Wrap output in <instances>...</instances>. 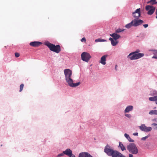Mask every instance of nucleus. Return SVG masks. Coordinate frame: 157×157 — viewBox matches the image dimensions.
<instances>
[{"instance_id": "obj_41", "label": "nucleus", "mask_w": 157, "mask_h": 157, "mask_svg": "<svg viewBox=\"0 0 157 157\" xmlns=\"http://www.w3.org/2000/svg\"><path fill=\"white\" fill-rule=\"evenodd\" d=\"M153 51L155 52V53H156L157 54V51L155 50H154Z\"/></svg>"}, {"instance_id": "obj_33", "label": "nucleus", "mask_w": 157, "mask_h": 157, "mask_svg": "<svg viewBox=\"0 0 157 157\" xmlns=\"http://www.w3.org/2000/svg\"><path fill=\"white\" fill-rule=\"evenodd\" d=\"M64 153H63V152L61 154H59L58 155V157H60L61 156H63L64 155Z\"/></svg>"}, {"instance_id": "obj_1", "label": "nucleus", "mask_w": 157, "mask_h": 157, "mask_svg": "<svg viewBox=\"0 0 157 157\" xmlns=\"http://www.w3.org/2000/svg\"><path fill=\"white\" fill-rule=\"evenodd\" d=\"M104 151L108 156L112 157H126L119 152L111 148L108 145L105 147Z\"/></svg>"}, {"instance_id": "obj_5", "label": "nucleus", "mask_w": 157, "mask_h": 157, "mask_svg": "<svg viewBox=\"0 0 157 157\" xmlns=\"http://www.w3.org/2000/svg\"><path fill=\"white\" fill-rule=\"evenodd\" d=\"M82 59L86 62H88L91 58L90 54L86 52H82L81 55Z\"/></svg>"}, {"instance_id": "obj_24", "label": "nucleus", "mask_w": 157, "mask_h": 157, "mask_svg": "<svg viewBox=\"0 0 157 157\" xmlns=\"http://www.w3.org/2000/svg\"><path fill=\"white\" fill-rule=\"evenodd\" d=\"M147 3H150L152 5L156 4L157 3V2L156 0H151L147 2Z\"/></svg>"}, {"instance_id": "obj_15", "label": "nucleus", "mask_w": 157, "mask_h": 157, "mask_svg": "<svg viewBox=\"0 0 157 157\" xmlns=\"http://www.w3.org/2000/svg\"><path fill=\"white\" fill-rule=\"evenodd\" d=\"M72 152V151L69 148L67 149L65 151H63V153H64V154L68 156L70 155H71Z\"/></svg>"}, {"instance_id": "obj_14", "label": "nucleus", "mask_w": 157, "mask_h": 157, "mask_svg": "<svg viewBox=\"0 0 157 157\" xmlns=\"http://www.w3.org/2000/svg\"><path fill=\"white\" fill-rule=\"evenodd\" d=\"M110 36H112L115 40H117L121 37V36L117 34L116 33L110 34Z\"/></svg>"}, {"instance_id": "obj_37", "label": "nucleus", "mask_w": 157, "mask_h": 157, "mask_svg": "<svg viewBox=\"0 0 157 157\" xmlns=\"http://www.w3.org/2000/svg\"><path fill=\"white\" fill-rule=\"evenodd\" d=\"M134 136H137L138 133L137 132L133 133V134Z\"/></svg>"}, {"instance_id": "obj_34", "label": "nucleus", "mask_w": 157, "mask_h": 157, "mask_svg": "<svg viewBox=\"0 0 157 157\" xmlns=\"http://www.w3.org/2000/svg\"><path fill=\"white\" fill-rule=\"evenodd\" d=\"M86 41V39L85 38H84V37L82 38L81 40V41L82 42H83L84 41L85 42Z\"/></svg>"}, {"instance_id": "obj_13", "label": "nucleus", "mask_w": 157, "mask_h": 157, "mask_svg": "<svg viewBox=\"0 0 157 157\" xmlns=\"http://www.w3.org/2000/svg\"><path fill=\"white\" fill-rule=\"evenodd\" d=\"M42 44V43L40 42L33 41L30 42L29 44L31 46L36 47L39 46Z\"/></svg>"}, {"instance_id": "obj_31", "label": "nucleus", "mask_w": 157, "mask_h": 157, "mask_svg": "<svg viewBox=\"0 0 157 157\" xmlns=\"http://www.w3.org/2000/svg\"><path fill=\"white\" fill-rule=\"evenodd\" d=\"M139 52H140V51L139 50H136V51L132 52L134 53V54H138L139 53H138Z\"/></svg>"}, {"instance_id": "obj_18", "label": "nucleus", "mask_w": 157, "mask_h": 157, "mask_svg": "<svg viewBox=\"0 0 157 157\" xmlns=\"http://www.w3.org/2000/svg\"><path fill=\"white\" fill-rule=\"evenodd\" d=\"M125 137L130 142H133L134 141L129 136V135L126 133H125L124 135Z\"/></svg>"}, {"instance_id": "obj_22", "label": "nucleus", "mask_w": 157, "mask_h": 157, "mask_svg": "<svg viewBox=\"0 0 157 157\" xmlns=\"http://www.w3.org/2000/svg\"><path fill=\"white\" fill-rule=\"evenodd\" d=\"M149 99L150 101H157V96L150 97L149 98Z\"/></svg>"}, {"instance_id": "obj_4", "label": "nucleus", "mask_w": 157, "mask_h": 157, "mask_svg": "<svg viewBox=\"0 0 157 157\" xmlns=\"http://www.w3.org/2000/svg\"><path fill=\"white\" fill-rule=\"evenodd\" d=\"M144 54L142 53H139L138 54H134V53H130L128 56L127 58L131 60L136 59L140 58L144 56Z\"/></svg>"}, {"instance_id": "obj_8", "label": "nucleus", "mask_w": 157, "mask_h": 157, "mask_svg": "<svg viewBox=\"0 0 157 157\" xmlns=\"http://www.w3.org/2000/svg\"><path fill=\"white\" fill-rule=\"evenodd\" d=\"M139 128L141 130L145 132H149L152 130L151 127H147L144 124L140 126Z\"/></svg>"}, {"instance_id": "obj_28", "label": "nucleus", "mask_w": 157, "mask_h": 157, "mask_svg": "<svg viewBox=\"0 0 157 157\" xmlns=\"http://www.w3.org/2000/svg\"><path fill=\"white\" fill-rule=\"evenodd\" d=\"M24 86V85L23 84H22L20 85L19 90L20 92H21Z\"/></svg>"}, {"instance_id": "obj_16", "label": "nucleus", "mask_w": 157, "mask_h": 157, "mask_svg": "<svg viewBox=\"0 0 157 157\" xmlns=\"http://www.w3.org/2000/svg\"><path fill=\"white\" fill-rule=\"evenodd\" d=\"M133 107L132 106L130 105L127 106L124 110L125 113H128L132 110Z\"/></svg>"}, {"instance_id": "obj_12", "label": "nucleus", "mask_w": 157, "mask_h": 157, "mask_svg": "<svg viewBox=\"0 0 157 157\" xmlns=\"http://www.w3.org/2000/svg\"><path fill=\"white\" fill-rule=\"evenodd\" d=\"M108 56V55H105L103 56L99 62L103 65H105L106 64V58Z\"/></svg>"}, {"instance_id": "obj_2", "label": "nucleus", "mask_w": 157, "mask_h": 157, "mask_svg": "<svg viewBox=\"0 0 157 157\" xmlns=\"http://www.w3.org/2000/svg\"><path fill=\"white\" fill-rule=\"evenodd\" d=\"M45 45L49 48L51 51L57 53H59L61 50L60 47L59 45H55L48 42H46L45 43Z\"/></svg>"}, {"instance_id": "obj_20", "label": "nucleus", "mask_w": 157, "mask_h": 157, "mask_svg": "<svg viewBox=\"0 0 157 157\" xmlns=\"http://www.w3.org/2000/svg\"><path fill=\"white\" fill-rule=\"evenodd\" d=\"M119 147H120L122 151H124L126 150L125 147L124 146L123 144L121 142H119Z\"/></svg>"}, {"instance_id": "obj_19", "label": "nucleus", "mask_w": 157, "mask_h": 157, "mask_svg": "<svg viewBox=\"0 0 157 157\" xmlns=\"http://www.w3.org/2000/svg\"><path fill=\"white\" fill-rule=\"evenodd\" d=\"M155 10V8L154 7L148 11L147 12V14L149 15H152L154 12Z\"/></svg>"}, {"instance_id": "obj_35", "label": "nucleus", "mask_w": 157, "mask_h": 157, "mask_svg": "<svg viewBox=\"0 0 157 157\" xmlns=\"http://www.w3.org/2000/svg\"><path fill=\"white\" fill-rule=\"evenodd\" d=\"M143 26L145 28H147V27H148V24H146L143 25Z\"/></svg>"}, {"instance_id": "obj_25", "label": "nucleus", "mask_w": 157, "mask_h": 157, "mask_svg": "<svg viewBox=\"0 0 157 157\" xmlns=\"http://www.w3.org/2000/svg\"><path fill=\"white\" fill-rule=\"evenodd\" d=\"M153 7L152 6L147 5L146 6V10L147 11H149Z\"/></svg>"}, {"instance_id": "obj_44", "label": "nucleus", "mask_w": 157, "mask_h": 157, "mask_svg": "<svg viewBox=\"0 0 157 157\" xmlns=\"http://www.w3.org/2000/svg\"><path fill=\"white\" fill-rule=\"evenodd\" d=\"M155 103H156V104H157V101H156V102H155Z\"/></svg>"}, {"instance_id": "obj_11", "label": "nucleus", "mask_w": 157, "mask_h": 157, "mask_svg": "<svg viewBox=\"0 0 157 157\" xmlns=\"http://www.w3.org/2000/svg\"><path fill=\"white\" fill-rule=\"evenodd\" d=\"M78 157H93L90 154L87 152H82L80 153Z\"/></svg>"}, {"instance_id": "obj_7", "label": "nucleus", "mask_w": 157, "mask_h": 157, "mask_svg": "<svg viewBox=\"0 0 157 157\" xmlns=\"http://www.w3.org/2000/svg\"><path fill=\"white\" fill-rule=\"evenodd\" d=\"M133 17L135 18V19H138L140 16V9H137L134 12L132 13Z\"/></svg>"}, {"instance_id": "obj_36", "label": "nucleus", "mask_w": 157, "mask_h": 157, "mask_svg": "<svg viewBox=\"0 0 157 157\" xmlns=\"http://www.w3.org/2000/svg\"><path fill=\"white\" fill-rule=\"evenodd\" d=\"M69 157H75V156L73 155L72 153L71 154V155H70L69 156Z\"/></svg>"}, {"instance_id": "obj_6", "label": "nucleus", "mask_w": 157, "mask_h": 157, "mask_svg": "<svg viewBox=\"0 0 157 157\" xmlns=\"http://www.w3.org/2000/svg\"><path fill=\"white\" fill-rule=\"evenodd\" d=\"M65 80L66 82L68 83L69 86L71 87H75L78 86L80 84V82H79L75 83H73V80L71 78V77L66 78Z\"/></svg>"}, {"instance_id": "obj_17", "label": "nucleus", "mask_w": 157, "mask_h": 157, "mask_svg": "<svg viewBox=\"0 0 157 157\" xmlns=\"http://www.w3.org/2000/svg\"><path fill=\"white\" fill-rule=\"evenodd\" d=\"M109 40H110L112 45L113 46H116L118 43V41L116 40H114L112 38H110Z\"/></svg>"}, {"instance_id": "obj_40", "label": "nucleus", "mask_w": 157, "mask_h": 157, "mask_svg": "<svg viewBox=\"0 0 157 157\" xmlns=\"http://www.w3.org/2000/svg\"><path fill=\"white\" fill-rule=\"evenodd\" d=\"M152 58H155V59H157V56H153L152 57Z\"/></svg>"}, {"instance_id": "obj_9", "label": "nucleus", "mask_w": 157, "mask_h": 157, "mask_svg": "<svg viewBox=\"0 0 157 157\" xmlns=\"http://www.w3.org/2000/svg\"><path fill=\"white\" fill-rule=\"evenodd\" d=\"M64 71L65 76V79L71 77L72 71L71 70L69 69H66L64 70Z\"/></svg>"}, {"instance_id": "obj_3", "label": "nucleus", "mask_w": 157, "mask_h": 157, "mask_svg": "<svg viewBox=\"0 0 157 157\" xmlns=\"http://www.w3.org/2000/svg\"><path fill=\"white\" fill-rule=\"evenodd\" d=\"M127 148L129 151L133 154H136L138 153V148L134 143L130 144Z\"/></svg>"}, {"instance_id": "obj_42", "label": "nucleus", "mask_w": 157, "mask_h": 157, "mask_svg": "<svg viewBox=\"0 0 157 157\" xmlns=\"http://www.w3.org/2000/svg\"><path fill=\"white\" fill-rule=\"evenodd\" d=\"M156 18H157V9H156Z\"/></svg>"}, {"instance_id": "obj_39", "label": "nucleus", "mask_w": 157, "mask_h": 157, "mask_svg": "<svg viewBox=\"0 0 157 157\" xmlns=\"http://www.w3.org/2000/svg\"><path fill=\"white\" fill-rule=\"evenodd\" d=\"M152 125H154V126H156V127L157 128V124L153 123L152 124Z\"/></svg>"}, {"instance_id": "obj_21", "label": "nucleus", "mask_w": 157, "mask_h": 157, "mask_svg": "<svg viewBox=\"0 0 157 157\" xmlns=\"http://www.w3.org/2000/svg\"><path fill=\"white\" fill-rule=\"evenodd\" d=\"M149 114L150 115H157V110H153L149 111Z\"/></svg>"}, {"instance_id": "obj_38", "label": "nucleus", "mask_w": 157, "mask_h": 157, "mask_svg": "<svg viewBox=\"0 0 157 157\" xmlns=\"http://www.w3.org/2000/svg\"><path fill=\"white\" fill-rule=\"evenodd\" d=\"M133 155L132 154H129V157H133Z\"/></svg>"}, {"instance_id": "obj_32", "label": "nucleus", "mask_w": 157, "mask_h": 157, "mask_svg": "<svg viewBox=\"0 0 157 157\" xmlns=\"http://www.w3.org/2000/svg\"><path fill=\"white\" fill-rule=\"evenodd\" d=\"M148 138V136H147L144 137H143L141 138V140H145Z\"/></svg>"}, {"instance_id": "obj_10", "label": "nucleus", "mask_w": 157, "mask_h": 157, "mask_svg": "<svg viewBox=\"0 0 157 157\" xmlns=\"http://www.w3.org/2000/svg\"><path fill=\"white\" fill-rule=\"evenodd\" d=\"M135 19L132 21L133 23V26H137L142 24L144 23V21L142 20H137Z\"/></svg>"}, {"instance_id": "obj_43", "label": "nucleus", "mask_w": 157, "mask_h": 157, "mask_svg": "<svg viewBox=\"0 0 157 157\" xmlns=\"http://www.w3.org/2000/svg\"><path fill=\"white\" fill-rule=\"evenodd\" d=\"M117 65H116V66H115V69L116 70H117Z\"/></svg>"}, {"instance_id": "obj_30", "label": "nucleus", "mask_w": 157, "mask_h": 157, "mask_svg": "<svg viewBox=\"0 0 157 157\" xmlns=\"http://www.w3.org/2000/svg\"><path fill=\"white\" fill-rule=\"evenodd\" d=\"M125 116L127 117H128L129 118H130L131 117V115L130 114H125Z\"/></svg>"}, {"instance_id": "obj_27", "label": "nucleus", "mask_w": 157, "mask_h": 157, "mask_svg": "<svg viewBox=\"0 0 157 157\" xmlns=\"http://www.w3.org/2000/svg\"><path fill=\"white\" fill-rule=\"evenodd\" d=\"M124 30V29H118L116 30V33H119L121 32H123Z\"/></svg>"}, {"instance_id": "obj_23", "label": "nucleus", "mask_w": 157, "mask_h": 157, "mask_svg": "<svg viewBox=\"0 0 157 157\" xmlns=\"http://www.w3.org/2000/svg\"><path fill=\"white\" fill-rule=\"evenodd\" d=\"M133 26V23L132 22V21L129 24H127L125 27L128 29H129L132 26Z\"/></svg>"}, {"instance_id": "obj_26", "label": "nucleus", "mask_w": 157, "mask_h": 157, "mask_svg": "<svg viewBox=\"0 0 157 157\" xmlns=\"http://www.w3.org/2000/svg\"><path fill=\"white\" fill-rule=\"evenodd\" d=\"M106 40H104V39H101L100 38H98V39H97L95 40V42H105L106 41Z\"/></svg>"}, {"instance_id": "obj_29", "label": "nucleus", "mask_w": 157, "mask_h": 157, "mask_svg": "<svg viewBox=\"0 0 157 157\" xmlns=\"http://www.w3.org/2000/svg\"><path fill=\"white\" fill-rule=\"evenodd\" d=\"M15 56L17 57H18L20 56V54L16 52L15 54Z\"/></svg>"}]
</instances>
